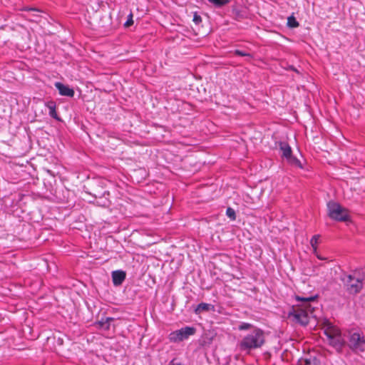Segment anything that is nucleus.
I'll use <instances>...</instances> for the list:
<instances>
[{
  "label": "nucleus",
  "instance_id": "obj_1",
  "mask_svg": "<svg viewBox=\"0 0 365 365\" xmlns=\"http://www.w3.org/2000/svg\"><path fill=\"white\" fill-rule=\"evenodd\" d=\"M317 294L307 297L295 295V299L300 303L292 307L288 314L289 319L294 323L307 326L309 322V315L314 312V307L310 303L317 301Z\"/></svg>",
  "mask_w": 365,
  "mask_h": 365
},
{
  "label": "nucleus",
  "instance_id": "obj_2",
  "mask_svg": "<svg viewBox=\"0 0 365 365\" xmlns=\"http://www.w3.org/2000/svg\"><path fill=\"white\" fill-rule=\"evenodd\" d=\"M265 342L264 331L257 327L245 336L239 342L238 347L241 351L250 353V351L260 348Z\"/></svg>",
  "mask_w": 365,
  "mask_h": 365
},
{
  "label": "nucleus",
  "instance_id": "obj_3",
  "mask_svg": "<svg viewBox=\"0 0 365 365\" xmlns=\"http://www.w3.org/2000/svg\"><path fill=\"white\" fill-rule=\"evenodd\" d=\"M102 181L93 182L91 185V191L88 192V193L96 198V203L98 205L106 207L110 205V200L109 199L110 192L106 190L102 186Z\"/></svg>",
  "mask_w": 365,
  "mask_h": 365
},
{
  "label": "nucleus",
  "instance_id": "obj_4",
  "mask_svg": "<svg viewBox=\"0 0 365 365\" xmlns=\"http://www.w3.org/2000/svg\"><path fill=\"white\" fill-rule=\"evenodd\" d=\"M328 216L335 221L348 222L350 215L347 209L343 207L339 203L334 201L327 202Z\"/></svg>",
  "mask_w": 365,
  "mask_h": 365
},
{
  "label": "nucleus",
  "instance_id": "obj_5",
  "mask_svg": "<svg viewBox=\"0 0 365 365\" xmlns=\"http://www.w3.org/2000/svg\"><path fill=\"white\" fill-rule=\"evenodd\" d=\"M341 280L343 282L344 289L350 294H356L363 288V283L361 282L360 279H356V276H352V274H345L341 277Z\"/></svg>",
  "mask_w": 365,
  "mask_h": 365
},
{
  "label": "nucleus",
  "instance_id": "obj_6",
  "mask_svg": "<svg viewBox=\"0 0 365 365\" xmlns=\"http://www.w3.org/2000/svg\"><path fill=\"white\" fill-rule=\"evenodd\" d=\"M195 333V329L191 327H185L180 329L171 332L169 334V340L171 342H180Z\"/></svg>",
  "mask_w": 365,
  "mask_h": 365
},
{
  "label": "nucleus",
  "instance_id": "obj_7",
  "mask_svg": "<svg viewBox=\"0 0 365 365\" xmlns=\"http://www.w3.org/2000/svg\"><path fill=\"white\" fill-rule=\"evenodd\" d=\"M348 345L353 351H364L363 346L365 345V338L357 332L351 334L349 337Z\"/></svg>",
  "mask_w": 365,
  "mask_h": 365
},
{
  "label": "nucleus",
  "instance_id": "obj_8",
  "mask_svg": "<svg viewBox=\"0 0 365 365\" xmlns=\"http://www.w3.org/2000/svg\"><path fill=\"white\" fill-rule=\"evenodd\" d=\"M232 16L235 20L241 21L247 19L248 12L246 8L234 5L232 8Z\"/></svg>",
  "mask_w": 365,
  "mask_h": 365
},
{
  "label": "nucleus",
  "instance_id": "obj_9",
  "mask_svg": "<svg viewBox=\"0 0 365 365\" xmlns=\"http://www.w3.org/2000/svg\"><path fill=\"white\" fill-rule=\"evenodd\" d=\"M328 341L329 345L337 351H341L346 344L344 339L341 336V333L329 338Z\"/></svg>",
  "mask_w": 365,
  "mask_h": 365
},
{
  "label": "nucleus",
  "instance_id": "obj_10",
  "mask_svg": "<svg viewBox=\"0 0 365 365\" xmlns=\"http://www.w3.org/2000/svg\"><path fill=\"white\" fill-rule=\"evenodd\" d=\"M324 333L327 336V339L341 333V331L337 327L333 326L332 324L327 319L324 322Z\"/></svg>",
  "mask_w": 365,
  "mask_h": 365
},
{
  "label": "nucleus",
  "instance_id": "obj_11",
  "mask_svg": "<svg viewBox=\"0 0 365 365\" xmlns=\"http://www.w3.org/2000/svg\"><path fill=\"white\" fill-rule=\"evenodd\" d=\"M56 88L58 89L59 94L63 96L73 97L75 92L73 88L68 86L64 85L61 82L55 83Z\"/></svg>",
  "mask_w": 365,
  "mask_h": 365
},
{
  "label": "nucleus",
  "instance_id": "obj_12",
  "mask_svg": "<svg viewBox=\"0 0 365 365\" xmlns=\"http://www.w3.org/2000/svg\"><path fill=\"white\" fill-rule=\"evenodd\" d=\"M125 272L123 270H115L112 272V280L115 286L122 284L123 281L125 279Z\"/></svg>",
  "mask_w": 365,
  "mask_h": 365
},
{
  "label": "nucleus",
  "instance_id": "obj_13",
  "mask_svg": "<svg viewBox=\"0 0 365 365\" xmlns=\"http://www.w3.org/2000/svg\"><path fill=\"white\" fill-rule=\"evenodd\" d=\"M46 106L48 108V110H49L48 114L51 118L56 119L58 121L61 120V118L58 116V115L56 112V103L55 101H49L46 102Z\"/></svg>",
  "mask_w": 365,
  "mask_h": 365
},
{
  "label": "nucleus",
  "instance_id": "obj_14",
  "mask_svg": "<svg viewBox=\"0 0 365 365\" xmlns=\"http://www.w3.org/2000/svg\"><path fill=\"white\" fill-rule=\"evenodd\" d=\"M279 149L282 151V158L286 160L292 155V150L290 145L287 142H279Z\"/></svg>",
  "mask_w": 365,
  "mask_h": 365
},
{
  "label": "nucleus",
  "instance_id": "obj_15",
  "mask_svg": "<svg viewBox=\"0 0 365 365\" xmlns=\"http://www.w3.org/2000/svg\"><path fill=\"white\" fill-rule=\"evenodd\" d=\"M114 320L115 319L113 317H105L98 321L96 324L99 329L108 331L110 329V322Z\"/></svg>",
  "mask_w": 365,
  "mask_h": 365
},
{
  "label": "nucleus",
  "instance_id": "obj_16",
  "mask_svg": "<svg viewBox=\"0 0 365 365\" xmlns=\"http://www.w3.org/2000/svg\"><path fill=\"white\" fill-rule=\"evenodd\" d=\"M351 274L356 276V278L360 279L361 282L363 283L365 279V267L356 269Z\"/></svg>",
  "mask_w": 365,
  "mask_h": 365
},
{
  "label": "nucleus",
  "instance_id": "obj_17",
  "mask_svg": "<svg viewBox=\"0 0 365 365\" xmlns=\"http://www.w3.org/2000/svg\"><path fill=\"white\" fill-rule=\"evenodd\" d=\"M287 161L292 166L299 168L301 169L303 168V165H302L301 161L299 159H297L296 157L293 156V155H292L290 157H289L287 159Z\"/></svg>",
  "mask_w": 365,
  "mask_h": 365
},
{
  "label": "nucleus",
  "instance_id": "obj_18",
  "mask_svg": "<svg viewBox=\"0 0 365 365\" xmlns=\"http://www.w3.org/2000/svg\"><path fill=\"white\" fill-rule=\"evenodd\" d=\"M297 365H319V362L316 358H309L306 359H300Z\"/></svg>",
  "mask_w": 365,
  "mask_h": 365
},
{
  "label": "nucleus",
  "instance_id": "obj_19",
  "mask_svg": "<svg viewBox=\"0 0 365 365\" xmlns=\"http://www.w3.org/2000/svg\"><path fill=\"white\" fill-rule=\"evenodd\" d=\"M299 26V22L297 21V19H295V17L294 16H290L288 17L287 19V26L289 28H292V29H294V28H297Z\"/></svg>",
  "mask_w": 365,
  "mask_h": 365
},
{
  "label": "nucleus",
  "instance_id": "obj_20",
  "mask_svg": "<svg viewBox=\"0 0 365 365\" xmlns=\"http://www.w3.org/2000/svg\"><path fill=\"white\" fill-rule=\"evenodd\" d=\"M210 3H212L215 7L221 8L226 4H229L231 0H208Z\"/></svg>",
  "mask_w": 365,
  "mask_h": 365
},
{
  "label": "nucleus",
  "instance_id": "obj_21",
  "mask_svg": "<svg viewBox=\"0 0 365 365\" xmlns=\"http://www.w3.org/2000/svg\"><path fill=\"white\" fill-rule=\"evenodd\" d=\"M226 215L231 221H235L236 220L237 215L235 210L230 207H227L226 210Z\"/></svg>",
  "mask_w": 365,
  "mask_h": 365
},
{
  "label": "nucleus",
  "instance_id": "obj_22",
  "mask_svg": "<svg viewBox=\"0 0 365 365\" xmlns=\"http://www.w3.org/2000/svg\"><path fill=\"white\" fill-rule=\"evenodd\" d=\"M319 237H320V235H314L311 240H310V244H311V246L313 248V250H314V253H316L317 252V245L319 242Z\"/></svg>",
  "mask_w": 365,
  "mask_h": 365
},
{
  "label": "nucleus",
  "instance_id": "obj_23",
  "mask_svg": "<svg viewBox=\"0 0 365 365\" xmlns=\"http://www.w3.org/2000/svg\"><path fill=\"white\" fill-rule=\"evenodd\" d=\"M255 328L252 324H250V323H246V322H242L241 323L239 327H238V329L242 331V330H247V329H254Z\"/></svg>",
  "mask_w": 365,
  "mask_h": 365
},
{
  "label": "nucleus",
  "instance_id": "obj_24",
  "mask_svg": "<svg viewBox=\"0 0 365 365\" xmlns=\"http://www.w3.org/2000/svg\"><path fill=\"white\" fill-rule=\"evenodd\" d=\"M133 13L130 12L129 14V15L128 16L127 21L124 23V27L128 28L133 24Z\"/></svg>",
  "mask_w": 365,
  "mask_h": 365
},
{
  "label": "nucleus",
  "instance_id": "obj_25",
  "mask_svg": "<svg viewBox=\"0 0 365 365\" xmlns=\"http://www.w3.org/2000/svg\"><path fill=\"white\" fill-rule=\"evenodd\" d=\"M195 311L196 314L205 311V302H201L199 304Z\"/></svg>",
  "mask_w": 365,
  "mask_h": 365
},
{
  "label": "nucleus",
  "instance_id": "obj_26",
  "mask_svg": "<svg viewBox=\"0 0 365 365\" xmlns=\"http://www.w3.org/2000/svg\"><path fill=\"white\" fill-rule=\"evenodd\" d=\"M193 21L196 24H199L200 23L202 22V18L197 12H195V14L193 15Z\"/></svg>",
  "mask_w": 365,
  "mask_h": 365
},
{
  "label": "nucleus",
  "instance_id": "obj_27",
  "mask_svg": "<svg viewBox=\"0 0 365 365\" xmlns=\"http://www.w3.org/2000/svg\"><path fill=\"white\" fill-rule=\"evenodd\" d=\"M215 336L216 333L213 330L207 331V340L212 341Z\"/></svg>",
  "mask_w": 365,
  "mask_h": 365
},
{
  "label": "nucleus",
  "instance_id": "obj_28",
  "mask_svg": "<svg viewBox=\"0 0 365 365\" xmlns=\"http://www.w3.org/2000/svg\"><path fill=\"white\" fill-rule=\"evenodd\" d=\"M235 54L239 56H251L250 53H247L242 51L240 50H236L235 51Z\"/></svg>",
  "mask_w": 365,
  "mask_h": 365
},
{
  "label": "nucleus",
  "instance_id": "obj_29",
  "mask_svg": "<svg viewBox=\"0 0 365 365\" xmlns=\"http://www.w3.org/2000/svg\"><path fill=\"white\" fill-rule=\"evenodd\" d=\"M210 310L215 311V306L207 303V312Z\"/></svg>",
  "mask_w": 365,
  "mask_h": 365
},
{
  "label": "nucleus",
  "instance_id": "obj_30",
  "mask_svg": "<svg viewBox=\"0 0 365 365\" xmlns=\"http://www.w3.org/2000/svg\"><path fill=\"white\" fill-rule=\"evenodd\" d=\"M24 11H37L35 8H29V7L24 9Z\"/></svg>",
  "mask_w": 365,
  "mask_h": 365
},
{
  "label": "nucleus",
  "instance_id": "obj_31",
  "mask_svg": "<svg viewBox=\"0 0 365 365\" xmlns=\"http://www.w3.org/2000/svg\"><path fill=\"white\" fill-rule=\"evenodd\" d=\"M315 254H316V255H317V257L319 259H321V260H324V259H325V258H323V257H322V256H320V255H317V252H316Z\"/></svg>",
  "mask_w": 365,
  "mask_h": 365
},
{
  "label": "nucleus",
  "instance_id": "obj_32",
  "mask_svg": "<svg viewBox=\"0 0 365 365\" xmlns=\"http://www.w3.org/2000/svg\"><path fill=\"white\" fill-rule=\"evenodd\" d=\"M290 69L298 73V71L293 66H290Z\"/></svg>",
  "mask_w": 365,
  "mask_h": 365
},
{
  "label": "nucleus",
  "instance_id": "obj_33",
  "mask_svg": "<svg viewBox=\"0 0 365 365\" xmlns=\"http://www.w3.org/2000/svg\"><path fill=\"white\" fill-rule=\"evenodd\" d=\"M169 365H182L181 364H175L173 361L170 363Z\"/></svg>",
  "mask_w": 365,
  "mask_h": 365
}]
</instances>
